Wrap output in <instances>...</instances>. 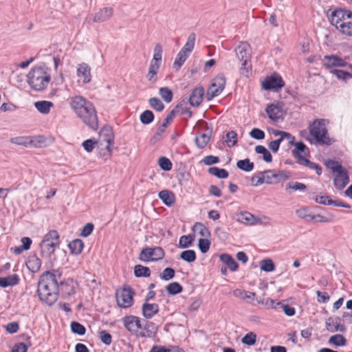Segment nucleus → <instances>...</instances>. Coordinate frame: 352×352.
Instances as JSON below:
<instances>
[{
    "mask_svg": "<svg viewBox=\"0 0 352 352\" xmlns=\"http://www.w3.org/2000/svg\"><path fill=\"white\" fill-rule=\"evenodd\" d=\"M62 273L59 270H53L43 272L37 284V294L41 301L48 305H54L59 296V285L58 280Z\"/></svg>",
    "mask_w": 352,
    "mask_h": 352,
    "instance_id": "1",
    "label": "nucleus"
},
{
    "mask_svg": "<svg viewBox=\"0 0 352 352\" xmlns=\"http://www.w3.org/2000/svg\"><path fill=\"white\" fill-rule=\"evenodd\" d=\"M69 104L71 108L84 124L94 131L98 129V116L92 102L83 96H76L71 98Z\"/></svg>",
    "mask_w": 352,
    "mask_h": 352,
    "instance_id": "2",
    "label": "nucleus"
},
{
    "mask_svg": "<svg viewBox=\"0 0 352 352\" xmlns=\"http://www.w3.org/2000/svg\"><path fill=\"white\" fill-rule=\"evenodd\" d=\"M331 25L342 34L352 36V11L336 8L329 9L327 12Z\"/></svg>",
    "mask_w": 352,
    "mask_h": 352,
    "instance_id": "3",
    "label": "nucleus"
},
{
    "mask_svg": "<svg viewBox=\"0 0 352 352\" xmlns=\"http://www.w3.org/2000/svg\"><path fill=\"white\" fill-rule=\"evenodd\" d=\"M27 82L30 87L37 91H43L48 85L51 76L47 68L34 67L30 69L27 75Z\"/></svg>",
    "mask_w": 352,
    "mask_h": 352,
    "instance_id": "4",
    "label": "nucleus"
},
{
    "mask_svg": "<svg viewBox=\"0 0 352 352\" xmlns=\"http://www.w3.org/2000/svg\"><path fill=\"white\" fill-rule=\"evenodd\" d=\"M309 133L318 143L330 145L331 140L328 136V131L324 123V120H316L309 126Z\"/></svg>",
    "mask_w": 352,
    "mask_h": 352,
    "instance_id": "5",
    "label": "nucleus"
},
{
    "mask_svg": "<svg viewBox=\"0 0 352 352\" xmlns=\"http://www.w3.org/2000/svg\"><path fill=\"white\" fill-rule=\"evenodd\" d=\"M236 55L241 62L240 67L241 74L248 76L249 69L251 68V65L249 63L251 58V48L248 43L242 42L236 49Z\"/></svg>",
    "mask_w": 352,
    "mask_h": 352,
    "instance_id": "6",
    "label": "nucleus"
},
{
    "mask_svg": "<svg viewBox=\"0 0 352 352\" xmlns=\"http://www.w3.org/2000/svg\"><path fill=\"white\" fill-rule=\"evenodd\" d=\"M135 292L131 287H123L116 292V298L118 305L121 308H129L133 302Z\"/></svg>",
    "mask_w": 352,
    "mask_h": 352,
    "instance_id": "7",
    "label": "nucleus"
},
{
    "mask_svg": "<svg viewBox=\"0 0 352 352\" xmlns=\"http://www.w3.org/2000/svg\"><path fill=\"white\" fill-rule=\"evenodd\" d=\"M165 252L161 247L145 248L139 254V260L144 262L157 261L164 257Z\"/></svg>",
    "mask_w": 352,
    "mask_h": 352,
    "instance_id": "8",
    "label": "nucleus"
},
{
    "mask_svg": "<svg viewBox=\"0 0 352 352\" xmlns=\"http://www.w3.org/2000/svg\"><path fill=\"white\" fill-rule=\"evenodd\" d=\"M226 85V78L223 74H220L217 75L214 79L209 87L206 97L208 100H210L214 97L219 96L224 89Z\"/></svg>",
    "mask_w": 352,
    "mask_h": 352,
    "instance_id": "9",
    "label": "nucleus"
},
{
    "mask_svg": "<svg viewBox=\"0 0 352 352\" xmlns=\"http://www.w3.org/2000/svg\"><path fill=\"white\" fill-rule=\"evenodd\" d=\"M285 86L282 77L277 73L267 76L262 82V88L267 91H278Z\"/></svg>",
    "mask_w": 352,
    "mask_h": 352,
    "instance_id": "10",
    "label": "nucleus"
},
{
    "mask_svg": "<svg viewBox=\"0 0 352 352\" xmlns=\"http://www.w3.org/2000/svg\"><path fill=\"white\" fill-rule=\"evenodd\" d=\"M265 178V183L267 184H275L282 181L288 179L291 175L289 172L285 170H278L276 172L274 170H267L263 171Z\"/></svg>",
    "mask_w": 352,
    "mask_h": 352,
    "instance_id": "11",
    "label": "nucleus"
},
{
    "mask_svg": "<svg viewBox=\"0 0 352 352\" xmlns=\"http://www.w3.org/2000/svg\"><path fill=\"white\" fill-rule=\"evenodd\" d=\"M139 330L138 337L153 338L156 336L158 331L157 325L148 320L143 319L141 321V329Z\"/></svg>",
    "mask_w": 352,
    "mask_h": 352,
    "instance_id": "12",
    "label": "nucleus"
},
{
    "mask_svg": "<svg viewBox=\"0 0 352 352\" xmlns=\"http://www.w3.org/2000/svg\"><path fill=\"white\" fill-rule=\"evenodd\" d=\"M141 318L135 316H126L122 318L124 327L132 335L138 337L139 330L141 329Z\"/></svg>",
    "mask_w": 352,
    "mask_h": 352,
    "instance_id": "13",
    "label": "nucleus"
},
{
    "mask_svg": "<svg viewBox=\"0 0 352 352\" xmlns=\"http://www.w3.org/2000/svg\"><path fill=\"white\" fill-rule=\"evenodd\" d=\"M59 285V292H60L64 298H67L76 293L77 283L71 278L60 280Z\"/></svg>",
    "mask_w": 352,
    "mask_h": 352,
    "instance_id": "14",
    "label": "nucleus"
},
{
    "mask_svg": "<svg viewBox=\"0 0 352 352\" xmlns=\"http://www.w3.org/2000/svg\"><path fill=\"white\" fill-rule=\"evenodd\" d=\"M323 66L326 69H332L333 67H344L348 65V63L337 55H325L324 56Z\"/></svg>",
    "mask_w": 352,
    "mask_h": 352,
    "instance_id": "15",
    "label": "nucleus"
},
{
    "mask_svg": "<svg viewBox=\"0 0 352 352\" xmlns=\"http://www.w3.org/2000/svg\"><path fill=\"white\" fill-rule=\"evenodd\" d=\"M333 179V184L336 189L342 190L349 182V175L344 168L336 173Z\"/></svg>",
    "mask_w": 352,
    "mask_h": 352,
    "instance_id": "16",
    "label": "nucleus"
},
{
    "mask_svg": "<svg viewBox=\"0 0 352 352\" xmlns=\"http://www.w3.org/2000/svg\"><path fill=\"white\" fill-rule=\"evenodd\" d=\"M265 111L268 118L274 122H278L280 120H283L281 106H280L279 104L272 103L268 104L265 109Z\"/></svg>",
    "mask_w": 352,
    "mask_h": 352,
    "instance_id": "17",
    "label": "nucleus"
},
{
    "mask_svg": "<svg viewBox=\"0 0 352 352\" xmlns=\"http://www.w3.org/2000/svg\"><path fill=\"white\" fill-rule=\"evenodd\" d=\"M160 311L159 305L157 303L144 302L142 305V314L144 319L150 320Z\"/></svg>",
    "mask_w": 352,
    "mask_h": 352,
    "instance_id": "18",
    "label": "nucleus"
},
{
    "mask_svg": "<svg viewBox=\"0 0 352 352\" xmlns=\"http://www.w3.org/2000/svg\"><path fill=\"white\" fill-rule=\"evenodd\" d=\"M181 107V104H177L175 109L169 112L166 118L164 120L163 123L158 126L155 135L161 136L162 134L165 132L166 128L173 122V118H175L176 113L178 112V110L177 109Z\"/></svg>",
    "mask_w": 352,
    "mask_h": 352,
    "instance_id": "19",
    "label": "nucleus"
},
{
    "mask_svg": "<svg viewBox=\"0 0 352 352\" xmlns=\"http://www.w3.org/2000/svg\"><path fill=\"white\" fill-rule=\"evenodd\" d=\"M340 318L339 317H336V318L329 317L327 318L325 323L327 330L330 332H345L346 330V327L344 324H340Z\"/></svg>",
    "mask_w": 352,
    "mask_h": 352,
    "instance_id": "20",
    "label": "nucleus"
},
{
    "mask_svg": "<svg viewBox=\"0 0 352 352\" xmlns=\"http://www.w3.org/2000/svg\"><path fill=\"white\" fill-rule=\"evenodd\" d=\"M204 94V89L203 87H197L195 88L190 96L189 103L192 107H198L200 105L203 100V96Z\"/></svg>",
    "mask_w": 352,
    "mask_h": 352,
    "instance_id": "21",
    "label": "nucleus"
},
{
    "mask_svg": "<svg viewBox=\"0 0 352 352\" xmlns=\"http://www.w3.org/2000/svg\"><path fill=\"white\" fill-rule=\"evenodd\" d=\"M100 136L104 141L107 142V144L106 146V148L110 152L111 146L114 142V135L111 127L108 125L104 126L100 131Z\"/></svg>",
    "mask_w": 352,
    "mask_h": 352,
    "instance_id": "22",
    "label": "nucleus"
},
{
    "mask_svg": "<svg viewBox=\"0 0 352 352\" xmlns=\"http://www.w3.org/2000/svg\"><path fill=\"white\" fill-rule=\"evenodd\" d=\"M77 76L82 78V82L85 84L91 81V68L88 64L82 63L81 64L78 65L77 69Z\"/></svg>",
    "mask_w": 352,
    "mask_h": 352,
    "instance_id": "23",
    "label": "nucleus"
},
{
    "mask_svg": "<svg viewBox=\"0 0 352 352\" xmlns=\"http://www.w3.org/2000/svg\"><path fill=\"white\" fill-rule=\"evenodd\" d=\"M60 244V241H44V240L41 241V243L40 244L41 250V254L44 256L45 254L47 256H51L52 254L56 249L58 248Z\"/></svg>",
    "mask_w": 352,
    "mask_h": 352,
    "instance_id": "24",
    "label": "nucleus"
},
{
    "mask_svg": "<svg viewBox=\"0 0 352 352\" xmlns=\"http://www.w3.org/2000/svg\"><path fill=\"white\" fill-rule=\"evenodd\" d=\"M113 14L111 8H103L97 12L93 18L94 22L102 23L109 19Z\"/></svg>",
    "mask_w": 352,
    "mask_h": 352,
    "instance_id": "25",
    "label": "nucleus"
},
{
    "mask_svg": "<svg viewBox=\"0 0 352 352\" xmlns=\"http://www.w3.org/2000/svg\"><path fill=\"white\" fill-rule=\"evenodd\" d=\"M159 198L167 206H171L175 201V197L172 191L163 190L158 194Z\"/></svg>",
    "mask_w": 352,
    "mask_h": 352,
    "instance_id": "26",
    "label": "nucleus"
},
{
    "mask_svg": "<svg viewBox=\"0 0 352 352\" xmlns=\"http://www.w3.org/2000/svg\"><path fill=\"white\" fill-rule=\"evenodd\" d=\"M42 261L36 255L30 256L26 262L28 270L32 273L38 272L41 267Z\"/></svg>",
    "mask_w": 352,
    "mask_h": 352,
    "instance_id": "27",
    "label": "nucleus"
},
{
    "mask_svg": "<svg viewBox=\"0 0 352 352\" xmlns=\"http://www.w3.org/2000/svg\"><path fill=\"white\" fill-rule=\"evenodd\" d=\"M19 276L16 274L8 276L6 277H0V286L1 287H7L18 285L19 283Z\"/></svg>",
    "mask_w": 352,
    "mask_h": 352,
    "instance_id": "28",
    "label": "nucleus"
},
{
    "mask_svg": "<svg viewBox=\"0 0 352 352\" xmlns=\"http://www.w3.org/2000/svg\"><path fill=\"white\" fill-rule=\"evenodd\" d=\"M220 260L227 265L230 271L237 270L239 265L231 255L226 253L222 254L220 255Z\"/></svg>",
    "mask_w": 352,
    "mask_h": 352,
    "instance_id": "29",
    "label": "nucleus"
},
{
    "mask_svg": "<svg viewBox=\"0 0 352 352\" xmlns=\"http://www.w3.org/2000/svg\"><path fill=\"white\" fill-rule=\"evenodd\" d=\"M68 248L72 254L79 255L83 250L84 243L81 239H76L68 244Z\"/></svg>",
    "mask_w": 352,
    "mask_h": 352,
    "instance_id": "30",
    "label": "nucleus"
},
{
    "mask_svg": "<svg viewBox=\"0 0 352 352\" xmlns=\"http://www.w3.org/2000/svg\"><path fill=\"white\" fill-rule=\"evenodd\" d=\"M54 104L47 100H41L34 102V107L38 112L43 114H47L50 111V109Z\"/></svg>",
    "mask_w": 352,
    "mask_h": 352,
    "instance_id": "31",
    "label": "nucleus"
},
{
    "mask_svg": "<svg viewBox=\"0 0 352 352\" xmlns=\"http://www.w3.org/2000/svg\"><path fill=\"white\" fill-rule=\"evenodd\" d=\"M208 133H201L199 137L195 138V143L199 148H204L210 140L212 129H208Z\"/></svg>",
    "mask_w": 352,
    "mask_h": 352,
    "instance_id": "32",
    "label": "nucleus"
},
{
    "mask_svg": "<svg viewBox=\"0 0 352 352\" xmlns=\"http://www.w3.org/2000/svg\"><path fill=\"white\" fill-rule=\"evenodd\" d=\"M233 294L235 297L239 298L243 300H254L256 296V293L248 292L245 290H241L236 289L233 291Z\"/></svg>",
    "mask_w": 352,
    "mask_h": 352,
    "instance_id": "33",
    "label": "nucleus"
},
{
    "mask_svg": "<svg viewBox=\"0 0 352 352\" xmlns=\"http://www.w3.org/2000/svg\"><path fill=\"white\" fill-rule=\"evenodd\" d=\"M134 275L135 277H149L151 276L150 268L142 265H136L134 267Z\"/></svg>",
    "mask_w": 352,
    "mask_h": 352,
    "instance_id": "34",
    "label": "nucleus"
},
{
    "mask_svg": "<svg viewBox=\"0 0 352 352\" xmlns=\"http://www.w3.org/2000/svg\"><path fill=\"white\" fill-rule=\"evenodd\" d=\"M196 39V35L195 33H190L188 37L187 42L184 45V46L180 50L181 52H184L185 54H188L192 51L195 43Z\"/></svg>",
    "mask_w": 352,
    "mask_h": 352,
    "instance_id": "35",
    "label": "nucleus"
},
{
    "mask_svg": "<svg viewBox=\"0 0 352 352\" xmlns=\"http://www.w3.org/2000/svg\"><path fill=\"white\" fill-rule=\"evenodd\" d=\"M236 167L245 172H250L254 169V164L248 158L239 160L236 162Z\"/></svg>",
    "mask_w": 352,
    "mask_h": 352,
    "instance_id": "36",
    "label": "nucleus"
},
{
    "mask_svg": "<svg viewBox=\"0 0 352 352\" xmlns=\"http://www.w3.org/2000/svg\"><path fill=\"white\" fill-rule=\"evenodd\" d=\"M208 173L219 179H226L228 177V172L224 168L212 166L208 168Z\"/></svg>",
    "mask_w": 352,
    "mask_h": 352,
    "instance_id": "37",
    "label": "nucleus"
},
{
    "mask_svg": "<svg viewBox=\"0 0 352 352\" xmlns=\"http://www.w3.org/2000/svg\"><path fill=\"white\" fill-rule=\"evenodd\" d=\"M328 342L335 346H342L346 344V340L341 334H336L330 337Z\"/></svg>",
    "mask_w": 352,
    "mask_h": 352,
    "instance_id": "38",
    "label": "nucleus"
},
{
    "mask_svg": "<svg viewBox=\"0 0 352 352\" xmlns=\"http://www.w3.org/2000/svg\"><path fill=\"white\" fill-rule=\"evenodd\" d=\"M255 152L263 155V160L265 162H271L272 161V155L270 152L262 145H258L255 147Z\"/></svg>",
    "mask_w": 352,
    "mask_h": 352,
    "instance_id": "39",
    "label": "nucleus"
},
{
    "mask_svg": "<svg viewBox=\"0 0 352 352\" xmlns=\"http://www.w3.org/2000/svg\"><path fill=\"white\" fill-rule=\"evenodd\" d=\"M272 133L275 136H280L282 140H283L285 138L287 139L289 144L292 146L296 143L295 137L288 132L274 129L272 131Z\"/></svg>",
    "mask_w": 352,
    "mask_h": 352,
    "instance_id": "40",
    "label": "nucleus"
},
{
    "mask_svg": "<svg viewBox=\"0 0 352 352\" xmlns=\"http://www.w3.org/2000/svg\"><path fill=\"white\" fill-rule=\"evenodd\" d=\"M179 258L186 262L192 263L196 260L197 255L193 250H188L182 252Z\"/></svg>",
    "mask_w": 352,
    "mask_h": 352,
    "instance_id": "41",
    "label": "nucleus"
},
{
    "mask_svg": "<svg viewBox=\"0 0 352 352\" xmlns=\"http://www.w3.org/2000/svg\"><path fill=\"white\" fill-rule=\"evenodd\" d=\"M239 221L247 224L252 225L255 222V217L250 212L244 211L239 214Z\"/></svg>",
    "mask_w": 352,
    "mask_h": 352,
    "instance_id": "42",
    "label": "nucleus"
},
{
    "mask_svg": "<svg viewBox=\"0 0 352 352\" xmlns=\"http://www.w3.org/2000/svg\"><path fill=\"white\" fill-rule=\"evenodd\" d=\"M154 113L151 110H145L140 116V122L145 125L151 124L154 120Z\"/></svg>",
    "mask_w": 352,
    "mask_h": 352,
    "instance_id": "43",
    "label": "nucleus"
},
{
    "mask_svg": "<svg viewBox=\"0 0 352 352\" xmlns=\"http://www.w3.org/2000/svg\"><path fill=\"white\" fill-rule=\"evenodd\" d=\"M260 267L262 271L270 272L275 270V265L271 258H265L260 262Z\"/></svg>",
    "mask_w": 352,
    "mask_h": 352,
    "instance_id": "44",
    "label": "nucleus"
},
{
    "mask_svg": "<svg viewBox=\"0 0 352 352\" xmlns=\"http://www.w3.org/2000/svg\"><path fill=\"white\" fill-rule=\"evenodd\" d=\"M188 57V54H185L184 52L179 51L174 61L173 68H175L177 71L179 70Z\"/></svg>",
    "mask_w": 352,
    "mask_h": 352,
    "instance_id": "45",
    "label": "nucleus"
},
{
    "mask_svg": "<svg viewBox=\"0 0 352 352\" xmlns=\"http://www.w3.org/2000/svg\"><path fill=\"white\" fill-rule=\"evenodd\" d=\"M10 142L14 144L24 146L25 147L30 145V136H19L12 138Z\"/></svg>",
    "mask_w": 352,
    "mask_h": 352,
    "instance_id": "46",
    "label": "nucleus"
},
{
    "mask_svg": "<svg viewBox=\"0 0 352 352\" xmlns=\"http://www.w3.org/2000/svg\"><path fill=\"white\" fill-rule=\"evenodd\" d=\"M166 291L170 295H176L183 291V287L177 282H173L166 286Z\"/></svg>",
    "mask_w": 352,
    "mask_h": 352,
    "instance_id": "47",
    "label": "nucleus"
},
{
    "mask_svg": "<svg viewBox=\"0 0 352 352\" xmlns=\"http://www.w3.org/2000/svg\"><path fill=\"white\" fill-rule=\"evenodd\" d=\"M159 94L166 102L169 103L172 101L173 94L169 88L166 87L160 88Z\"/></svg>",
    "mask_w": 352,
    "mask_h": 352,
    "instance_id": "48",
    "label": "nucleus"
},
{
    "mask_svg": "<svg viewBox=\"0 0 352 352\" xmlns=\"http://www.w3.org/2000/svg\"><path fill=\"white\" fill-rule=\"evenodd\" d=\"M30 145L36 148H41L45 144L46 138L43 135L30 136Z\"/></svg>",
    "mask_w": 352,
    "mask_h": 352,
    "instance_id": "49",
    "label": "nucleus"
},
{
    "mask_svg": "<svg viewBox=\"0 0 352 352\" xmlns=\"http://www.w3.org/2000/svg\"><path fill=\"white\" fill-rule=\"evenodd\" d=\"M330 72L335 75L338 79L344 82H346L348 79L351 78L350 76H351V73L342 69H333Z\"/></svg>",
    "mask_w": 352,
    "mask_h": 352,
    "instance_id": "50",
    "label": "nucleus"
},
{
    "mask_svg": "<svg viewBox=\"0 0 352 352\" xmlns=\"http://www.w3.org/2000/svg\"><path fill=\"white\" fill-rule=\"evenodd\" d=\"M149 105L156 110L157 111H162L164 109V104L161 101V100L157 97L151 98L148 100Z\"/></svg>",
    "mask_w": 352,
    "mask_h": 352,
    "instance_id": "51",
    "label": "nucleus"
},
{
    "mask_svg": "<svg viewBox=\"0 0 352 352\" xmlns=\"http://www.w3.org/2000/svg\"><path fill=\"white\" fill-rule=\"evenodd\" d=\"M278 307L282 308L284 311V314L287 316H293L296 314V309L294 307H292L289 305L283 304L281 302H276V305L274 307V308Z\"/></svg>",
    "mask_w": 352,
    "mask_h": 352,
    "instance_id": "52",
    "label": "nucleus"
},
{
    "mask_svg": "<svg viewBox=\"0 0 352 352\" xmlns=\"http://www.w3.org/2000/svg\"><path fill=\"white\" fill-rule=\"evenodd\" d=\"M194 241V236L190 234L183 235L180 237L179 245L182 248H187L192 245Z\"/></svg>",
    "mask_w": 352,
    "mask_h": 352,
    "instance_id": "53",
    "label": "nucleus"
},
{
    "mask_svg": "<svg viewBox=\"0 0 352 352\" xmlns=\"http://www.w3.org/2000/svg\"><path fill=\"white\" fill-rule=\"evenodd\" d=\"M293 146H295V148L292 150V153L294 157L301 156V153H304L306 150H308L307 146L302 142H296Z\"/></svg>",
    "mask_w": 352,
    "mask_h": 352,
    "instance_id": "54",
    "label": "nucleus"
},
{
    "mask_svg": "<svg viewBox=\"0 0 352 352\" xmlns=\"http://www.w3.org/2000/svg\"><path fill=\"white\" fill-rule=\"evenodd\" d=\"M70 327H71L72 331L75 334H77L79 336H83L86 333L85 327L82 324H81L80 323H79L78 322H76V321L72 322Z\"/></svg>",
    "mask_w": 352,
    "mask_h": 352,
    "instance_id": "55",
    "label": "nucleus"
},
{
    "mask_svg": "<svg viewBox=\"0 0 352 352\" xmlns=\"http://www.w3.org/2000/svg\"><path fill=\"white\" fill-rule=\"evenodd\" d=\"M158 164L160 168L164 171L171 170L173 164L170 160L166 157H161L158 160Z\"/></svg>",
    "mask_w": 352,
    "mask_h": 352,
    "instance_id": "56",
    "label": "nucleus"
},
{
    "mask_svg": "<svg viewBox=\"0 0 352 352\" xmlns=\"http://www.w3.org/2000/svg\"><path fill=\"white\" fill-rule=\"evenodd\" d=\"M175 271L172 267L165 268L162 273L160 274V277L164 280H169L174 278Z\"/></svg>",
    "mask_w": 352,
    "mask_h": 352,
    "instance_id": "57",
    "label": "nucleus"
},
{
    "mask_svg": "<svg viewBox=\"0 0 352 352\" xmlns=\"http://www.w3.org/2000/svg\"><path fill=\"white\" fill-rule=\"evenodd\" d=\"M256 335L253 332L248 333L242 339L241 342L243 344L252 346L256 343Z\"/></svg>",
    "mask_w": 352,
    "mask_h": 352,
    "instance_id": "58",
    "label": "nucleus"
},
{
    "mask_svg": "<svg viewBox=\"0 0 352 352\" xmlns=\"http://www.w3.org/2000/svg\"><path fill=\"white\" fill-rule=\"evenodd\" d=\"M251 182L252 186H258L263 183H265V175L263 172H259L257 175H254L251 178Z\"/></svg>",
    "mask_w": 352,
    "mask_h": 352,
    "instance_id": "59",
    "label": "nucleus"
},
{
    "mask_svg": "<svg viewBox=\"0 0 352 352\" xmlns=\"http://www.w3.org/2000/svg\"><path fill=\"white\" fill-rule=\"evenodd\" d=\"M43 240L44 241H60V236L58 232L55 230H52L49 231L43 237Z\"/></svg>",
    "mask_w": 352,
    "mask_h": 352,
    "instance_id": "60",
    "label": "nucleus"
},
{
    "mask_svg": "<svg viewBox=\"0 0 352 352\" xmlns=\"http://www.w3.org/2000/svg\"><path fill=\"white\" fill-rule=\"evenodd\" d=\"M210 244V241L208 239H199L198 248L201 253L205 254L209 250Z\"/></svg>",
    "mask_w": 352,
    "mask_h": 352,
    "instance_id": "61",
    "label": "nucleus"
},
{
    "mask_svg": "<svg viewBox=\"0 0 352 352\" xmlns=\"http://www.w3.org/2000/svg\"><path fill=\"white\" fill-rule=\"evenodd\" d=\"M162 47L160 43L155 45L154 47L153 58L151 61L157 62L161 64L162 57Z\"/></svg>",
    "mask_w": 352,
    "mask_h": 352,
    "instance_id": "62",
    "label": "nucleus"
},
{
    "mask_svg": "<svg viewBox=\"0 0 352 352\" xmlns=\"http://www.w3.org/2000/svg\"><path fill=\"white\" fill-rule=\"evenodd\" d=\"M226 142L229 147L233 146L237 143V133L234 131H230L226 133Z\"/></svg>",
    "mask_w": 352,
    "mask_h": 352,
    "instance_id": "63",
    "label": "nucleus"
},
{
    "mask_svg": "<svg viewBox=\"0 0 352 352\" xmlns=\"http://www.w3.org/2000/svg\"><path fill=\"white\" fill-rule=\"evenodd\" d=\"M99 337L102 343L106 345H110L112 342L111 335L106 330H102L99 332Z\"/></svg>",
    "mask_w": 352,
    "mask_h": 352,
    "instance_id": "64",
    "label": "nucleus"
}]
</instances>
